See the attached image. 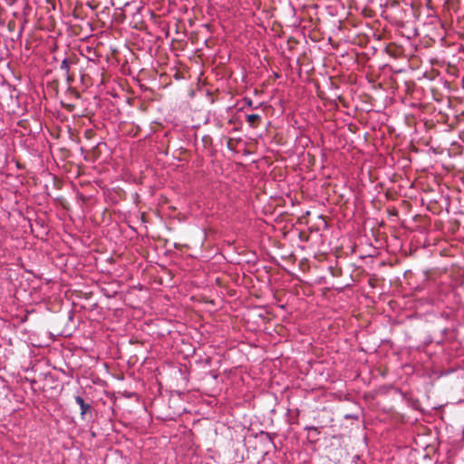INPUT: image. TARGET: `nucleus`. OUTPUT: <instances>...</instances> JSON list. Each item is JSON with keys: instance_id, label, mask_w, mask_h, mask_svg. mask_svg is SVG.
Segmentation results:
<instances>
[{"instance_id": "1", "label": "nucleus", "mask_w": 464, "mask_h": 464, "mask_svg": "<svg viewBox=\"0 0 464 464\" xmlns=\"http://www.w3.org/2000/svg\"><path fill=\"white\" fill-rule=\"evenodd\" d=\"M108 0H89V9L92 10L95 18L89 13V27L91 31L103 27L109 19Z\"/></svg>"}, {"instance_id": "2", "label": "nucleus", "mask_w": 464, "mask_h": 464, "mask_svg": "<svg viewBox=\"0 0 464 464\" xmlns=\"http://www.w3.org/2000/svg\"><path fill=\"white\" fill-rule=\"evenodd\" d=\"M101 38H103L102 31L94 34H89V62L94 61L96 58L102 56L101 51L102 42L100 40Z\"/></svg>"}, {"instance_id": "3", "label": "nucleus", "mask_w": 464, "mask_h": 464, "mask_svg": "<svg viewBox=\"0 0 464 464\" xmlns=\"http://www.w3.org/2000/svg\"><path fill=\"white\" fill-rule=\"evenodd\" d=\"M108 151V148L106 143H97L91 151H89V160L92 159V161L100 160L102 154H106Z\"/></svg>"}, {"instance_id": "4", "label": "nucleus", "mask_w": 464, "mask_h": 464, "mask_svg": "<svg viewBox=\"0 0 464 464\" xmlns=\"http://www.w3.org/2000/svg\"><path fill=\"white\" fill-rule=\"evenodd\" d=\"M246 121L252 128H256L261 123V116L259 114H249L246 116Z\"/></svg>"}, {"instance_id": "5", "label": "nucleus", "mask_w": 464, "mask_h": 464, "mask_svg": "<svg viewBox=\"0 0 464 464\" xmlns=\"http://www.w3.org/2000/svg\"><path fill=\"white\" fill-rule=\"evenodd\" d=\"M305 430H308L309 432H312V434H309L308 435V440L311 441V442H316L319 439H318V435H319V430L316 427L314 426H306L304 428Z\"/></svg>"}, {"instance_id": "6", "label": "nucleus", "mask_w": 464, "mask_h": 464, "mask_svg": "<svg viewBox=\"0 0 464 464\" xmlns=\"http://www.w3.org/2000/svg\"><path fill=\"white\" fill-rule=\"evenodd\" d=\"M93 72H94L95 78L89 75V81L92 82V84H93L94 82L97 84L103 83V73L100 72L98 67H96L94 69Z\"/></svg>"}, {"instance_id": "7", "label": "nucleus", "mask_w": 464, "mask_h": 464, "mask_svg": "<svg viewBox=\"0 0 464 464\" xmlns=\"http://www.w3.org/2000/svg\"><path fill=\"white\" fill-rule=\"evenodd\" d=\"M75 401L80 406L81 414L84 415L87 412V404L85 403L84 399L81 396H76Z\"/></svg>"}, {"instance_id": "8", "label": "nucleus", "mask_w": 464, "mask_h": 464, "mask_svg": "<svg viewBox=\"0 0 464 464\" xmlns=\"http://www.w3.org/2000/svg\"><path fill=\"white\" fill-rule=\"evenodd\" d=\"M118 454L117 450H109V452L105 454L104 462H111L114 456Z\"/></svg>"}, {"instance_id": "9", "label": "nucleus", "mask_w": 464, "mask_h": 464, "mask_svg": "<svg viewBox=\"0 0 464 464\" xmlns=\"http://www.w3.org/2000/svg\"><path fill=\"white\" fill-rule=\"evenodd\" d=\"M246 102L248 106H252V101L250 99H246Z\"/></svg>"}, {"instance_id": "10", "label": "nucleus", "mask_w": 464, "mask_h": 464, "mask_svg": "<svg viewBox=\"0 0 464 464\" xmlns=\"http://www.w3.org/2000/svg\"><path fill=\"white\" fill-rule=\"evenodd\" d=\"M83 135H84L85 137H87V130H83Z\"/></svg>"}, {"instance_id": "11", "label": "nucleus", "mask_w": 464, "mask_h": 464, "mask_svg": "<svg viewBox=\"0 0 464 464\" xmlns=\"http://www.w3.org/2000/svg\"><path fill=\"white\" fill-rule=\"evenodd\" d=\"M92 294V291H89V293H88L89 298L91 297Z\"/></svg>"}, {"instance_id": "12", "label": "nucleus", "mask_w": 464, "mask_h": 464, "mask_svg": "<svg viewBox=\"0 0 464 464\" xmlns=\"http://www.w3.org/2000/svg\"><path fill=\"white\" fill-rule=\"evenodd\" d=\"M91 132H92V130L89 129V130H88V133H89V139L91 138Z\"/></svg>"}]
</instances>
